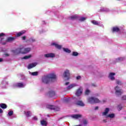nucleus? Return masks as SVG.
Wrapping results in <instances>:
<instances>
[{
    "instance_id": "obj_36",
    "label": "nucleus",
    "mask_w": 126,
    "mask_h": 126,
    "mask_svg": "<svg viewBox=\"0 0 126 126\" xmlns=\"http://www.w3.org/2000/svg\"><path fill=\"white\" fill-rule=\"evenodd\" d=\"M29 41L31 43H33V42H35V39H34L33 37H32L30 38Z\"/></svg>"
},
{
    "instance_id": "obj_15",
    "label": "nucleus",
    "mask_w": 126,
    "mask_h": 126,
    "mask_svg": "<svg viewBox=\"0 0 126 126\" xmlns=\"http://www.w3.org/2000/svg\"><path fill=\"white\" fill-rule=\"evenodd\" d=\"M37 65L36 63H32L31 64H29L28 66V68L29 69H31V68H33V67H35Z\"/></svg>"
},
{
    "instance_id": "obj_7",
    "label": "nucleus",
    "mask_w": 126,
    "mask_h": 126,
    "mask_svg": "<svg viewBox=\"0 0 126 126\" xmlns=\"http://www.w3.org/2000/svg\"><path fill=\"white\" fill-rule=\"evenodd\" d=\"M49 81H50V78H49V76H48V75L42 77V82L43 83H45V84L49 83Z\"/></svg>"
},
{
    "instance_id": "obj_14",
    "label": "nucleus",
    "mask_w": 126,
    "mask_h": 126,
    "mask_svg": "<svg viewBox=\"0 0 126 126\" xmlns=\"http://www.w3.org/2000/svg\"><path fill=\"white\" fill-rule=\"evenodd\" d=\"M83 90L81 88H80L76 92V96H81L82 94Z\"/></svg>"
},
{
    "instance_id": "obj_3",
    "label": "nucleus",
    "mask_w": 126,
    "mask_h": 126,
    "mask_svg": "<svg viewBox=\"0 0 126 126\" xmlns=\"http://www.w3.org/2000/svg\"><path fill=\"white\" fill-rule=\"evenodd\" d=\"M88 102L90 104H93V103H100V100L97 98L94 97H90L87 98Z\"/></svg>"
},
{
    "instance_id": "obj_41",
    "label": "nucleus",
    "mask_w": 126,
    "mask_h": 126,
    "mask_svg": "<svg viewBox=\"0 0 126 126\" xmlns=\"http://www.w3.org/2000/svg\"><path fill=\"white\" fill-rule=\"evenodd\" d=\"M81 77L80 76H78L76 77V79L77 80H79V79H81Z\"/></svg>"
},
{
    "instance_id": "obj_46",
    "label": "nucleus",
    "mask_w": 126,
    "mask_h": 126,
    "mask_svg": "<svg viewBox=\"0 0 126 126\" xmlns=\"http://www.w3.org/2000/svg\"><path fill=\"white\" fill-rule=\"evenodd\" d=\"M26 36H24L22 37V40H26Z\"/></svg>"
},
{
    "instance_id": "obj_26",
    "label": "nucleus",
    "mask_w": 126,
    "mask_h": 126,
    "mask_svg": "<svg viewBox=\"0 0 126 126\" xmlns=\"http://www.w3.org/2000/svg\"><path fill=\"white\" fill-rule=\"evenodd\" d=\"M47 108L50 109V110H55V109H56L54 105H47Z\"/></svg>"
},
{
    "instance_id": "obj_28",
    "label": "nucleus",
    "mask_w": 126,
    "mask_h": 126,
    "mask_svg": "<svg viewBox=\"0 0 126 126\" xmlns=\"http://www.w3.org/2000/svg\"><path fill=\"white\" fill-rule=\"evenodd\" d=\"M0 108H2V109H6L7 108L6 104L4 103L0 104Z\"/></svg>"
},
{
    "instance_id": "obj_8",
    "label": "nucleus",
    "mask_w": 126,
    "mask_h": 126,
    "mask_svg": "<svg viewBox=\"0 0 126 126\" xmlns=\"http://www.w3.org/2000/svg\"><path fill=\"white\" fill-rule=\"evenodd\" d=\"M25 86L26 85L22 83H17L14 85V87H18L19 88H24Z\"/></svg>"
},
{
    "instance_id": "obj_17",
    "label": "nucleus",
    "mask_w": 126,
    "mask_h": 126,
    "mask_svg": "<svg viewBox=\"0 0 126 126\" xmlns=\"http://www.w3.org/2000/svg\"><path fill=\"white\" fill-rule=\"evenodd\" d=\"M40 124L41 125V126H47L48 125V122H47V119H42L41 121H40Z\"/></svg>"
},
{
    "instance_id": "obj_23",
    "label": "nucleus",
    "mask_w": 126,
    "mask_h": 126,
    "mask_svg": "<svg viewBox=\"0 0 126 126\" xmlns=\"http://www.w3.org/2000/svg\"><path fill=\"white\" fill-rule=\"evenodd\" d=\"M112 31L113 32H119V31H120V29L118 27H113Z\"/></svg>"
},
{
    "instance_id": "obj_29",
    "label": "nucleus",
    "mask_w": 126,
    "mask_h": 126,
    "mask_svg": "<svg viewBox=\"0 0 126 126\" xmlns=\"http://www.w3.org/2000/svg\"><path fill=\"white\" fill-rule=\"evenodd\" d=\"M25 114L27 117H30V116H31V111H25Z\"/></svg>"
},
{
    "instance_id": "obj_35",
    "label": "nucleus",
    "mask_w": 126,
    "mask_h": 126,
    "mask_svg": "<svg viewBox=\"0 0 126 126\" xmlns=\"http://www.w3.org/2000/svg\"><path fill=\"white\" fill-rule=\"evenodd\" d=\"M89 93H90V91L88 89H87L85 91V94L88 95Z\"/></svg>"
},
{
    "instance_id": "obj_33",
    "label": "nucleus",
    "mask_w": 126,
    "mask_h": 126,
    "mask_svg": "<svg viewBox=\"0 0 126 126\" xmlns=\"http://www.w3.org/2000/svg\"><path fill=\"white\" fill-rule=\"evenodd\" d=\"M72 56H73L74 57H77V56H78V53L76 52H73Z\"/></svg>"
},
{
    "instance_id": "obj_10",
    "label": "nucleus",
    "mask_w": 126,
    "mask_h": 126,
    "mask_svg": "<svg viewBox=\"0 0 126 126\" xmlns=\"http://www.w3.org/2000/svg\"><path fill=\"white\" fill-rule=\"evenodd\" d=\"M51 46H54L55 47L56 49H58V50H61L62 48H63V46L61 45H59L57 42H52L51 44Z\"/></svg>"
},
{
    "instance_id": "obj_9",
    "label": "nucleus",
    "mask_w": 126,
    "mask_h": 126,
    "mask_svg": "<svg viewBox=\"0 0 126 126\" xmlns=\"http://www.w3.org/2000/svg\"><path fill=\"white\" fill-rule=\"evenodd\" d=\"M44 56L45 58H50L51 59H53V58H55L56 57V54L53 53H49L44 54Z\"/></svg>"
},
{
    "instance_id": "obj_42",
    "label": "nucleus",
    "mask_w": 126,
    "mask_h": 126,
    "mask_svg": "<svg viewBox=\"0 0 126 126\" xmlns=\"http://www.w3.org/2000/svg\"><path fill=\"white\" fill-rule=\"evenodd\" d=\"M122 100H126V95H123L122 96Z\"/></svg>"
},
{
    "instance_id": "obj_34",
    "label": "nucleus",
    "mask_w": 126,
    "mask_h": 126,
    "mask_svg": "<svg viewBox=\"0 0 126 126\" xmlns=\"http://www.w3.org/2000/svg\"><path fill=\"white\" fill-rule=\"evenodd\" d=\"M123 60H124V58L120 57L116 59V62H121V61H123Z\"/></svg>"
},
{
    "instance_id": "obj_18",
    "label": "nucleus",
    "mask_w": 126,
    "mask_h": 126,
    "mask_svg": "<svg viewBox=\"0 0 126 126\" xmlns=\"http://www.w3.org/2000/svg\"><path fill=\"white\" fill-rule=\"evenodd\" d=\"M92 23L94 25H98V26H100L101 27H104V25H103V24L100 25L96 21H92Z\"/></svg>"
},
{
    "instance_id": "obj_51",
    "label": "nucleus",
    "mask_w": 126,
    "mask_h": 126,
    "mask_svg": "<svg viewBox=\"0 0 126 126\" xmlns=\"http://www.w3.org/2000/svg\"><path fill=\"white\" fill-rule=\"evenodd\" d=\"M69 84V82H67L65 83V85H68Z\"/></svg>"
},
{
    "instance_id": "obj_45",
    "label": "nucleus",
    "mask_w": 126,
    "mask_h": 126,
    "mask_svg": "<svg viewBox=\"0 0 126 126\" xmlns=\"http://www.w3.org/2000/svg\"><path fill=\"white\" fill-rule=\"evenodd\" d=\"M33 120H34V121H37V120H38V118H37V117L34 116V117H33Z\"/></svg>"
},
{
    "instance_id": "obj_6",
    "label": "nucleus",
    "mask_w": 126,
    "mask_h": 126,
    "mask_svg": "<svg viewBox=\"0 0 126 126\" xmlns=\"http://www.w3.org/2000/svg\"><path fill=\"white\" fill-rule=\"evenodd\" d=\"M115 76H116L115 73L110 72L109 73L108 77L110 80H111L112 81H114V80L116 79V78L115 77Z\"/></svg>"
},
{
    "instance_id": "obj_38",
    "label": "nucleus",
    "mask_w": 126,
    "mask_h": 126,
    "mask_svg": "<svg viewBox=\"0 0 126 126\" xmlns=\"http://www.w3.org/2000/svg\"><path fill=\"white\" fill-rule=\"evenodd\" d=\"M87 124H88V121L86 120H84L83 121V124L84 126H87Z\"/></svg>"
},
{
    "instance_id": "obj_39",
    "label": "nucleus",
    "mask_w": 126,
    "mask_h": 126,
    "mask_svg": "<svg viewBox=\"0 0 126 126\" xmlns=\"http://www.w3.org/2000/svg\"><path fill=\"white\" fill-rule=\"evenodd\" d=\"M54 94H55V93H54V92H50L49 93V96H53V95H54Z\"/></svg>"
},
{
    "instance_id": "obj_11",
    "label": "nucleus",
    "mask_w": 126,
    "mask_h": 126,
    "mask_svg": "<svg viewBox=\"0 0 126 126\" xmlns=\"http://www.w3.org/2000/svg\"><path fill=\"white\" fill-rule=\"evenodd\" d=\"M49 79H56L57 78V76L55 73H51L48 75H47Z\"/></svg>"
},
{
    "instance_id": "obj_31",
    "label": "nucleus",
    "mask_w": 126,
    "mask_h": 126,
    "mask_svg": "<svg viewBox=\"0 0 126 126\" xmlns=\"http://www.w3.org/2000/svg\"><path fill=\"white\" fill-rule=\"evenodd\" d=\"M87 18L84 17H81L79 18V20L80 21H85V20H86Z\"/></svg>"
},
{
    "instance_id": "obj_1",
    "label": "nucleus",
    "mask_w": 126,
    "mask_h": 126,
    "mask_svg": "<svg viewBox=\"0 0 126 126\" xmlns=\"http://www.w3.org/2000/svg\"><path fill=\"white\" fill-rule=\"evenodd\" d=\"M30 51H31V48L30 47L24 48V47L21 46L18 48L12 50V52L13 53V55H18V54H28Z\"/></svg>"
},
{
    "instance_id": "obj_19",
    "label": "nucleus",
    "mask_w": 126,
    "mask_h": 126,
    "mask_svg": "<svg viewBox=\"0 0 126 126\" xmlns=\"http://www.w3.org/2000/svg\"><path fill=\"white\" fill-rule=\"evenodd\" d=\"M63 51L67 54H70L71 53V50L67 48H63Z\"/></svg>"
},
{
    "instance_id": "obj_50",
    "label": "nucleus",
    "mask_w": 126,
    "mask_h": 126,
    "mask_svg": "<svg viewBox=\"0 0 126 126\" xmlns=\"http://www.w3.org/2000/svg\"><path fill=\"white\" fill-rule=\"evenodd\" d=\"M1 62H3V60H2L1 58H0V63H1Z\"/></svg>"
},
{
    "instance_id": "obj_52",
    "label": "nucleus",
    "mask_w": 126,
    "mask_h": 126,
    "mask_svg": "<svg viewBox=\"0 0 126 126\" xmlns=\"http://www.w3.org/2000/svg\"><path fill=\"white\" fill-rule=\"evenodd\" d=\"M92 85V86H94V87L96 86V85H95L94 84H93Z\"/></svg>"
},
{
    "instance_id": "obj_32",
    "label": "nucleus",
    "mask_w": 126,
    "mask_h": 126,
    "mask_svg": "<svg viewBox=\"0 0 126 126\" xmlns=\"http://www.w3.org/2000/svg\"><path fill=\"white\" fill-rule=\"evenodd\" d=\"M12 115H13V111L11 110L8 113L7 116H9V117H11Z\"/></svg>"
},
{
    "instance_id": "obj_13",
    "label": "nucleus",
    "mask_w": 126,
    "mask_h": 126,
    "mask_svg": "<svg viewBox=\"0 0 126 126\" xmlns=\"http://www.w3.org/2000/svg\"><path fill=\"white\" fill-rule=\"evenodd\" d=\"M71 117L73 119H75V120H77V119H80V118H82V115L80 114H75L71 115Z\"/></svg>"
},
{
    "instance_id": "obj_4",
    "label": "nucleus",
    "mask_w": 126,
    "mask_h": 126,
    "mask_svg": "<svg viewBox=\"0 0 126 126\" xmlns=\"http://www.w3.org/2000/svg\"><path fill=\"white\" fill-rule=\"evenodd\" d=\"M115 94L116 95H117V96H120V95H122L123 94V90H122V89H121L118 86L115 87Z\"/></svg>"
},
{
    "instance_id": "obj_30",
    "label": "nucleus",
    "mask_w": 126,
    "mask_h": 126,
    "mask_svg": "<svg viewBox=\"0 0 126 126\" xmlns=\"http://www.w3.org/2000/svg\"><path fill=\"white\" fill-rule=\"evenodd\" d=\"M29 72L30 74H31V75H33V76H36L38 75V72Z\"/></svg>"
},
{
    "instance_id": "obj_27",
    "label": "nucleus",
    "mask_w": 126,
    "mask_h": 126,
    "mask_svg": "<svg viewBox=\"0 0 126 126\" xmlns=\"http://www.w3.org/2000/svg\"><path fill=\"white\" fill-rule=\"evenodd\" d=\"M16 37H8L7 39V42H12V41L15 40Z\"/></svg>"
},
{
    "instance_id": "obj_44",
    "label": "nucleus",
    "mask_w": 126,
    "mask_h": 126,
    "mask_svg": "<svg viewBox=\"0 0 126 126\" xmlns=\"http://www.w3.org/2000/svg\"><path fill=\"white\" fill-rule=\"evenodd\" d=\"M9 56V54L7 53H5V54H4L3 57H8Z\"/></svg>"
},
{
    "instance_id": "obj_47",
    "label": "nucleus",
    "mask_w": 126,
    "mask_h": 126,
    "mask_svg": "<svg viewBox=\"0 0 126 126\" xmlns=\"http://www.w3.org/2000/svg\"><path fill=\"white\" fill-rule=\"evenodd\" d=\"M68 100H69L68 99L65 98V99H64V101L65 102H68Z\"/></svg>"
},
{
    "instance_id": "obj_21",
    "label": "nucleus",
    "mask_w": 126,
    "mask_h": 126,
    "mask_svg": "<svg viewBox=\"0 0 126 126\" xmlns=\"http://www.w3.org/2000/svg\"><path fill=\"white\" fill-rule=\"evenodd\" d=\"M25 33V31H22L20 32H19L17 33L16 34L17 37H20L22 35H23Z\"/></svg>"
},
{
    "instance_id": "obj_49",
    "label": "nucleus",
    "mask_w": 126,
    "mask_h": 126,
    "mask_svg": "<svg viewBox=\"0 0 126 126\" xmlns=\"http://www.w3.org/2000/svg\"><path fill=\"white\" fill-rule=\"evenodd\" d=\"M45 31H44V30H42V31H40L39 32H40V33H43Z\"/></svg>"
},
{
    "instance_id": "obj_48",
    "label": "nucleus",
    "mask_w": 126,
    "mask_h": 126,
    "mask_svg": "<svg viewBox=\"0 0 126 126\" xmlns=\"http://www.w3.org/2000/svg\"><path fill=\"white\" fill-rule=\"evenodd\" d=\"M98 109H99V107H98V106H96L95 107V108H94V110H98Z\"/></svg>"
},
{
    "instance_id": "obj_2",
    "label": "nucleus",
    "mask_w": 126,
    "mask_h": 126,
    "mask_svg": "<svg viewBox=\"0 0 126 126\" xmlns=\"http://www.w3.org/2000/svg\"><path fill=\"white\" fill-rule=\"evenodd\" d=\"M109 111L110 109H109V108H106L104 112L102 113V116H104L107 119H114V118H115V114H111L108 115V113H109Z\"/></svg>"
},
{
    "instance_id": "obj_24",
    "label": "nucleus",
    "mask_w": 126,
    "mask_h": 126,
    "mask_svg": "<svg viewBox=\"0 0 126 126\" xmlns=\"http://www.w3.org/2000/svg\"><path fill=\"white\" fill-rule=\"evenodd\" d=\"M32 57V55H31L26 56L22 58V60H28L29 59H30V58H31Z\"/></svg>"
},
{
    "instance_id": "obj_16",
    "label": "nucleus",
    "mask_w": 126,
    "mask_h": 126,
    "mask_svg": "<svg viewBox=\"0 0 126 126\" xmlns=\"http://www.w3.org/2000/svg\"><path fill=\"white\" fill-rule=\"evenodd\" d=\"M76 86H77V84H72L69 85L67 87V89L68 90H70V89H72V88H74V87H76Z\"/></svg>"
},
{
    "instance_id": "obj_43",
    "label": "nucleus",
    "mask_w": 126,
    "mask_h": 126,
    "mask_svg": "<svg viewBox=\"0 0 126 126\" xmlns=\"http://www.w3.org/2000/svg\"><path fill=\"white\" fill-rule=\"evenodd\" d=\"M118 108V110H119V111L122 110V106L121 105H119Z\"/></svg>"
},
{
    "instance_id": "obj_37",
    "label": "nucleus",
    "mask_w": 126,
    "mask_h": 126,
    "mask_svg": "<svg viewBox=\"0 0 126 126\" xmlns=\"http://www.w3.org/2000/svg\"><path fill=\"white\" fill-rule=\"evenodd\" d=\"M116 84H117L118 85H122V82H121V81L117 80H116Z\"/></svg>"
},
{
    "instance_id": "obj_22",
    "label": "nucleus",
    "mask_w": 126,
    "mask_h": 126,
    "mask_svg": "<svg viewBox=\"0 0 126 126\" xmlns=\"http://www.w3.org/2000/svg\"><path fill=\"white\" fill-rule=\"evenodd\" d=\"M110 10L107 8L105 7H101L100 8V11H104L105 12H108V11H109Z\"/></svg>"
},
{
    "instance_id": "obj_12",
    "label": "nucleus",
    "mask_w": 126,
    "mask_h": 126,
    "mask_svg": "<svg viewBox=\"0 0 126 126\" xmlns=\"http://www.w3.org/2000/svg\"><path fill=\"white\" fill-rule=\"evenodd\" d=\"M76 105H78V106H80L81 107H84L85 105L81 100H76L75 102Z\"/></svg>"
},
{
    "instance_id": "obj_5",
    "label": "nucleus",
    "mask_w": 126,
    "mask_h": 126,
    "mask_svg": "<svg viewBox=\"0 0 126 126\" xmlns=\"http://www.w3.org/2000/svg\"><path fill=\"white\" fill-rule=\"evenodd\" d=\"M70 74V73H69V70L68 69H66L64 72L63 77H64V78H67V80H68V79H69Z\"/></svg>"
},
{
    "instance_id": "obj_53",
    "label": "nucleus",
    "mask_w": 126,
    "mask_h": 126,
    "mask_svg": "<svg viewBox=\"0 0 126 126\" xmlns=\"http://www.w3.org/2000/svg\"><path fill=\"white\" fill-rule=\"evenodd\" d=\"M103 122H104V123H106V122H107V121H106V120H103Z\"/></svg>"
},
{
    "instance_id": "obj_20",
    "label": "nucleus",
    "mask_w": 126,
    "mask_h": 126,
    "mask_svg": "<svg viewBox=\"0 0 126 126\" xmlns=\"http://www.w3.org/2000/svg\"><path fill=\"white\" fill-rule=\"evenodd\" d=\"M3 36H4V33H0V38H1V43L3 45H5V42H2V40H3Z\"/></svg>"
},
{
    "instance_id": "obj_25",
    "label": "nucleus",
    "mask_w": 126,
    "mask_h": 126,
    "mask_svg": "<svg viewBox=\"0 0 126 126\" xmlns=\"http://www.w3.org/2000/svg\"><path fill=\"white\" fill-rule=\"evenodd\" d=\"M77 17H78L77 16V15H74L73 16H71L70 17V19H71V20H74V19H77Z\"/></svg>"
},
{
    "instance_id": "obj_40",
    "label": "nucleus",
    "mask_w": 126,
    "mask_h": 126,
    "mask_svg": "<svg viewBox=\"0 0 126 126\" xmlns=\"http://www.w3.org/2000/svg\"><path fill=\"white\" fill-rule=\"evenodd\" d=\"M2 113H3V110L0 108V116H1V114H2Z\"/></svg>"
},
{
    "instance_id": "obj_54",
    "label": "nucleus",
    "mask_w": 126,
    "mask_h": 126,
    "mask_svg": "<svg viewBox=\"0 0 126 126\" xmlns=\"http://www.w3.org/2000/svg\"><path fill=\"white\" fill-rule=\"evenodd\" d=\"M76 126H82L81 125H77Z\"/></svg>"
}]
</instances>
